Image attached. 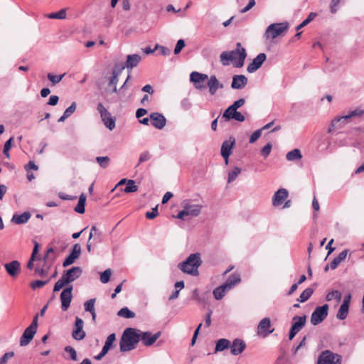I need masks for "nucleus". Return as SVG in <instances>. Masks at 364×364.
Listing matches in <instances>:
<instances>
[{"instance_id": "16", "label": "nucleus", "mask_w": 364, "mask_h": 364, "mask_svg": "<svg viewBox=\"0 0 364 364\" xmlns=\"http://www.w3.org/2000/svg\"><path fill=\"white\" fill-rule=\"evenodd\" d=\"M81 253V246L79 244H75L73 246L72 251L70 254L65 258V259L63 262V266L66 267L73 263H74L75 260L77 259Z\"/></svg>"}, {"instance_id": "32", "label": "nucleus", "mask_w": 364, "mask_h": 364, "mask_svg": "<svg viewBox=\"0 0 364 364\" xmlns=\"http://www.w3.org/2000/svg\"><path fill=\"white\" fill-rule=\"evenodd\" d=\"M348 253V250H343L336 258L333 259L332 262L330 264V267L332 269H335L337 268L338 264L343 262L347 257V255Z\"/></svg>"}, {"instance_id": "46", "label": "nucleus", "mask_w": 364, "mask_h": 364, "mask_svg": "<svg viewBox=\"0 0 364 364\" xmlns=\"http://www.w3.org/2000/svg\"><path fill=\"white\" fill-rule=\"evenodd\" d=\"M97 164L102 167V168H107L109 164V158L108 156H97L95 159Z\"/></svg>"}, {"instance_id": "7", "label": "nucleus", "mask_w": 364, "mask_h": 364, "mask_svg": "<svg viewBox=\"0 0 364 364\" xmlns=\"http://www.w3.org/2000/svg\"><path fill=\"white\" fill-rule=\"evenodd\" d=\"M38 315L35 316L31 325L26 328L20 338L21 346H27L33 339L38 328Z\"/></svg>"}, {"instance_id": "38", "label": "nucleus", "mask_w": 364, "mask_h": 364, "mask_svg": "<svg viewBox=\"0 0 364 364\" xmlns=\"http://www.w3.org/2000/svg\"><path fill=\"white\" fill-rule=\"evenodd\" d=\"M117 316L125 318H132L135 317V314L127 307H124L118 311Z\"/></svg>"}, {"instance_id": "21", "label": "nucleus", "mask_w": 364, "mask_h": 364, "mask_svg": "<svg viewBox=\"0 0 364 364\" xmlns=\"http://www.w3.org/2000/svg\"><path fill=\"white\" fill-rule=\"evenodd\" d=\"M139 334L140 340L142 341L144 345L146 346H149L154 344L159 338L161 332L159 331L154 334H151L150 332H143Z\"/></svg>"}, {"instance_id": "64", "label": "nucleus", "mask_w": 364, "mask_h": 364, "mask_svg": "<svg viewBox=\"0 0 364 364\" xmlns=\"http://www.w3.org/2000/svg\"><path fill=\"white\" fill-rule=\"evenodd\" d=\"M94 235L97 236V237H100L102 235L101 232H97V229L96 226H92L90 229V235H89V241L91 240V239L94 237Z\"/></svg>"}, {"instance_id": "51", "label": "nucleus", "mask_w": 364, "mask_h": 364, "mask_svg": "<svg viewBox=\"0 0 364 364\" xmlns=\"http://www.w3.org/2000/svg\"><path fill=\"white\" fill-rule=\"evenodd\" d=\"M14 140V137L11 136L10 139H9L4 144V150H3V153L9 159L10 157V154H9V150L11 148V144H12V141Z\"/></svg>"}, {"instance_id": "52", "label": "nucleus", "mask_w": 364, "mask_h": 364, "mask_svg": "<svg viewBox=\"0 0 364 364\" xmlns=\"http://www.w3.org/2000/svg\"><path fill=\"white\" fill-rule=\"evenodd\" d=\"M120 74V70H113L112 75L109 80V86L117 85L118 82V77Z\"/></svg>"}, {"instance_id": "9", "label": "nucleus", "mask_w": 364, "mask_h": 364, "mask_svg": "<svg viewBox=\"0 0 364 364\" xmlns=\"http://www.w3.org/2000/svg\"><path fill=\"white\" fill-rule=\"evenodd\" d=\"M328 305L324 304L315 309L311 316V323L314 325L321 323L328 316Z\"/></svg>"}, {"instance_id": "57", "label": "nucleus", "mask_w": 364, "mask_h": 364, "mask_svg": "<svg viewBox=\"0 0 364 364\" xmlns=\"http://www.w3.org/2000/svg\"><path fill=\"white\" fill-rule=\"evenodd\" d=\"M150 158H151V155L149 151L142 152L139 156L138 165L141 163L149 161L150 159Z\"/></svg>"}, {"instance_id": "4", "label": "nucleus", "mask_w": 364, "mask_h": 364, "mask_svg": "<svg viewBox=\"0 0 364 364\" xmlns=\"http://www.w3.org/2000/svg\"><path fill=\"white\" fill-rule=\"evenodd\" d=\"M183 210L179 211L176 218L186 220L187 218H195L201 213L202 205L199 204H193L189 200H183L182 203Z\"/></svg>"}, {"instance_id": "36", "label": "nucleus", "mask_w": 364, "mask_h": 364, "mask_svg": "<svg viewBox=\"0 0 364 364\" xmlns=\"http://www.w3.org/2000/svg\"><path fill=\"white\" fill-rule=\"evenodd\" d=\"M115 340H116V336L114 333H111L110 335L108 336V337L107 338V339L105 341V343L102 349L103 353H108V351L112 348Z\"/></svg>"}, {"instance_id": "20", "label": "nucleus", "mask_w": 364, "mask_h": 364, "mask_svg": "<svg viewBox=\"0 0 364 364\" xmlns=\"http://www.w3.org/2000/svg\"><path fill=\"white\" fill-rule=\"evenodd\" d=\"M7 273L12 277H16L21 272V264L17 260H13L4 264Z\"/></svg>"}, {"instance_id": "55", "label": "nucleus", "mask_w": 364, "mask_h": 364, "mask_svg": "<svg viewBox=\"0 0 364 364\" xmlns=\"http://www.w3.org/2000/svg\"><path fill=\"white\" fill-rule=\"evenodd\" d=\"M65 351L68 353L73 360H77V353L76 350L71 346H66Z\"/></svg>"}, {"instance_id": "25", "label": "nucleus", "mask_w": 364, "mask_h": 364, "mask_svg": "<svg viewBox=\"0 0 364 364\" xmlns=\"http://www.w3.org/2000/svg\"><path fill=\"white\" fill-rule=\"evenodd\" d=\"M247 78L244 75H235L232 77L231 87L232 89L240 90L246 86Z\"/></svg>"}, {"instance_id": "34", "label": "nucleus", "mask_w": 364, "mask_h": 364, "mask_svg": "<svg viewBox=\"0 0 364 364\" xmlns=\"http://www.w3.org/2000/svg\"><path fill=\"white\" fill-rule=\"evenodd\" d=\"M228 291H230V290L228 289V288L224 284H222V285L218 287L217 288H215L213 290V296L215 299L220 300L224 297L226 292Z\"/></svg>"}, {"instance_id": "63", "label": "nucleus", "mask_w": 364, "mask_h": 364, "mask_svg": "<svg viewBox=\"0 0 364 364\" xmlns=\"http://www.w3.org/2000/svg\"><path fill=\"white\" fill-rule=\"evenodd\" d=\"M181 106L183 109L188 110L191 109L192 105L188 99H183L181 102Z\"/></svg>"}, {"instance_id": "58", "label": "nucleus", "mask_w": 364, "mask_h": 364, "mask_svg": "<svg viewBox=\"0 0 364 364\" xmlns=\"http://www.w3.org/2000/svg\"><path fill=\"white\" fill-rule=\"evenodd\" d=\"M271 150H272V144H271V143H268L267 145H265L262 149L261 153L264 158H267L269 156V154H270Z\"/></svg>"}, {"instance_id": "60", "label": "nucleus", "mask_w": 364, "mask_h": 364, "mask_svg": "<svg viewBox=\"0 0 364 364\" xmlns=\"http://www.w3.org/2000/svg\"><path fill=\"white\" fill-rule=\"evenodd\" d=\"M158 206H156L152 209L151 212H146V218L147 219L151 220L156 218L158 215Z\"/></svg>"}, {"instance_id": "6", "label": "nucleus", "mask_w": 364, "mask_h": 364, "mask_svg": "<svg viewBox=\"0 0 364 364\" xmlns=\"http://www.w3.org/2000/svg\"><path fill=\"white\" fill-rule=\"evenodd\" d=\"M363 113V111L359 109H355L349 112V114L341 116V117H336L335 119H333L331 122V127L328 129V132H331L332 131L340 129L343 127L345 124H348L349 122V120L353 117L360 116Z\"/></svg>"}, {"instance_id": "37", "label": "nucleus", "mask_w": 364, "mask_h": 364, "mask_svg": "<svg viewBox=\"0 0 364 364\" xmlns=\"http://www.w3.org/2000/svg\"><path fill=\"white\" fill-rule=\"evenodd\" d=\"M301 151L297 149L289 151L286 155L287 159L290 161L301 159Z\"/></svg>"}, {"instance_id": "26", "label": "nucleus", "mask_w": 364, "mask_h": 364, "mask_svg": "<svg viewBox=\"0 0 364 364\" xmlns=\"http://www.w3.org/2000/svg\"><path fill=\"white\" fill-rule=\"evenodd\" d=\"M207 85L209 87V92L212 95H215L218 89L223 87V84L218 81L216 76L215 75L210 76V77L208 79Z\"/></svg>"}, {"instance_id": "27", "label": "nucleus", "mask_w": 364, "mask_h": 364, "mask_svg": "<svg viewBox=\"0 0 364 364\" xmlns=\"http://www.w3.org/2000/svg\"><path fill=\"white\" fill-rule=\"evenodd\" d=\"M306 322V316H294L292 319L291 328L296 332H299L305 326Z\"/></svg>"}, {"instance_id": "61", "label": "nucleus", "mask_w": 364, "mask_h": 364, "mask_svg": "<svg viewBox=\"0 0 364 364\" xmlns=\"http://www.w3.org/2000/svg\"><path fill=\"white\" fill-rule=\"evenodd\" d=\"M341 0H332L330 4V9L332 14H335L338 11V7Z\"/></svg>"}, {"instance_id": "15", "label": "nucleus", "mask_w": 364, "mask_h": 364, "mask_svg": "<svg viewBox=\"0 0 364 364\" xmlns=\"http://www.w3.org/2000/svg\"><path fill=\"white\" fill-rule=\"evenodd\" d=\"M73 287H68L63 290L60 294L61 308L63 311H67L73 299Z\"/></svg>"}, {"instance_id": "29", "label": "nucleus", "mask_w": 364, "mask_h": 364, "mask_svg": "<svg viewBox=\"0 0 364 364\" xmlns=\"http://www.w3.org/2000/svg\"><path fill=\"white\" fill-rule=\"evenodd\" d=\"M141 57L138 54L128 55L126 61V68L132 70L141 61Z\"/></svg>"}, {"instance_id": "44", "label": "nucleus", "mask_w": 364, "mask_h": 364, "mask_svg": "<svg viewBox=\"0 0 364 364\" xmlns=\"http://www.w3.org/2000/svg\"><path fill=\"white\" fill-rule=\"evenodd\" d=\"M245 101L243 98L239 99L233 102L225 111L230 112V111H237L238 108L245 104Z\"/></svg>"}, {"instance_id": "50", "label": "nucleus", "mask_w": 364, "mask_h": 364, "mask_svg": "<svg viewBox=\"0 0 364 364\" xmlns=\"http://www.w3.org/2000/svg\"><path fill=\"white\" fill-rule=\"evenodd\" d=\"M95 299H91L86 301L84 304L85 310L88 312H92L95 310Z\"/></svg>"}, {"instance_id": "62", "label": "nucleus", "mask_w": 364, "mask_h": 364, "mask_svg": "<svg viewBox=\"0 0 364 364\" xmlns=\"http://www.w3.org/2000/svg\"><path fill=\"white\" fill-rule=\"evenodd\" d=\"M14 356L13 352L6 353L1 358H0V364H5L8 360Z\"/></svg>"}, {"instance_id": "8", "label": "nucleus", "mask_w": 364, "mask_h": 364, "mask_svg": "<svg viewBox=\"0 0 364 364\" xmlns=\"http://www.w3.org/2000/svg\"><path fill=\"white\" fill-rule=\"evenodd\" d=\"M236 46V49L230 51V53H235L232 55V62L235 68H241L244 65L247 53L246 50L242 47L240 43H237Z\"/></svg>"}, {"instance_id": "45", "label": "nucleus", "mask_w": 364, "mask_h": 364, "mask_svg": "<svg viewBox=\"0 0 364 364\" xmlns=\"http://www.w3.org/2000/svg\"><path fill=\"white\" fill-rule=\"evenodd\" d=\"M316 16V14L311 12L309 14L308 17L302 21L296 28L297 31L300 30L301 28H304L306 25H308L311 21L314 19V18Z\"/></svg>"}, {"instance_id": "5", "label": "nucleus", "mask_w": 364, "mask_h": 364, "mask_svg": "<svg viewBox=\"0 0 364 364\" xmlns=\"http://www.w3.org/2000/svg\"><path fill=\"white\" fill-rule=\"evenodd\" d=\"M288 22L274 23L270 24L266 29L264 37L268 39H274L287 31Z\"/></svg>"}, {"instance_id": "33", "label": "nucleus", "mask_w": 364, "mask_h": 364, "mask_svg": "<svg viewBox=\"0 0 364 364\" xmlns=\"http://www.w3.org/2000/svg\"><path fill=\"white\" fill-rule=\"evenodd\" d=\"M230 341L226 338H220L216 341L215 353L221 352L230 348Z\"/></svg>"}, {"instance_id": "40", "label": "nucleus", "mask_w": 364, "mask_h": 364, "mask_svg": "<svg viewBox=\"0 0 364 364\" xmlns=\"http://www.w3.org/2000/svg\"><path fill=\"white\" fill-rule=\"evenodd\" d=\"M138 191V186L135 184L134 180L129 179L127 181V186L124 189V192L126 193H134Z\"/></svg>"}, {"instance_id": "49", "label": "nucleus", "mask_w": 364, "mask_h": 364, "mask_svg": "<svg viewBox=\"0 0 364 364\" xmlns=\"http://www.w3.org/2000/svg\"><path fill=\"white\" fill-rule=\"evenodd\" d=\"M112 274V272L110 269H107L105 270L100 274V281L103 284H106L109 281L110 277Z\"/></svg>"}, {"instance_id": "47", "label": "nucleus", "mask_w": 364, "mask_h": 364, "mask_svg": "<svg viewBox=\"0 0 364 364\" xmlns=\"http://www.w3.org/2000/svg\"><path fill=\"white\" fill-rule=\"evenodd\" d=\"M65 17L66 12L65 9H61L56 13H51L48 15V18H49L64 19Z\"/></svg>"}, {"instance_id": "23", "label": "nucleus", "mask_w": 364, "mask_h": 364, "mask_svg": "<svg viewBox=\"0 0 364 364\" xmlns=\"http://www.w3.org/2000/svg\"><path fill=\"white\" fill-rule=\"evenodd\" d=\"M235 144V139L232 136H230L228 140L223 143L221 146V155L223 158L229 157L231 155Z\"/></svg>"}, {"instance_id": "54", "label": "nucleus", "mask_w": 364, "mask_h": 364, "mask_svg": "<svg viewBox=\"0 0 364 364\" xmlns=\"http://www.w3.org/2000/svg\"><path fill=\"white\" fill-rule=\"evenodd\" d=\"M76 107H77V105H76V102H72V104L70 105V107H68L64 112V114L65 116H67V117L68 118L70 116H71L75 111L76 109Z\"/></svg>"}, {"instance_id": "18", "label": "nucleus", "mask_w": 364, "mask_h": 364, "mask_svg": "<svg viewBox=\"0 0 364 364\" xmlns=\"http://www.w3.org/2000/svg\"><path fill=\"white\" fill-rule=\"evenodd\" d=\"M150 120L151 124L156 129H163L166 124V119L165 117L159 112H153L150 114Z\"/></svg>"}, {"instance_id": "43", "label": "nucleus", "mask_w": 364, "mask_h": 364, "mask_svg": "<svg viewBox=\"0 0 364 364\" xmlns=\"http://www.w3.org/2000/svg\"><path fill=\"white\" fill-rule=\"evenodd\" d=\"M235 53H230V52H223L221 54H220V60L222 62V63L224 65H229V61H232V55L234 54Z\"/></svg>"}, {"instance_id": "53", "label": "nucleus", "mask_w": 364, "mask_h": 364, "mask_svg": "<svg viewBox=\"0 0 364 364\" xmlns=\"http://www.w3.org/2000/svg\"><path fill=\"white\" fill-rule=\"evenodd\" d=\"M50 281V279L46 280V281H41V280H36L31 284V287L33 289H36L38 288H41L46 284H48Z\"/></svg>"}, {"instance_id": "22", "label": "nucleus", "mask_w": 364, "mask_h": 364, "mask_svg": "<svg viewBox=\"0 0 364 364\" xmlns=\"http://www.w3.org/2000/svg\"><path fill=\"white\" fill-rule=\"evenodd\" d=\"M289 193L285 188L279 189L274 195L272 198V205L274 206H279L282 205L287 198Z\"/></svg>"}, {"instance_id": "19", "label": "nucleus", "mask_w": 364, "mask_h": 364, "mask_svg": "<svg viewBox=\"0 0 364 364\" xmlns=\"http://www.w3.org/2000/svg\"><path fill=\"white\" fill-rule=\"evenodd\" d=\"M267 56L264 53L257 55V57L253 59L252 62L248 65L247 68V72L250 73H255L262 66Z\"/></svg>"}, {"instance_id": "12", "label": "nucleus", "mask_w": 364, "mask_h": 364, "mask_svg": "<svg viewBox=\"0 0 364 364\" xmlns=\"http://www.w3.org/2000/svg\"><path fill=\"white\" fill-rule=\"evenodd\" d=\"M83 326L84 322L82 319L77 316L72 333V336L74 339L81 341L85 337L86 333L83 331Z\"/></svg>"}, {"instance_id": "59", "label": "nucleus", "mask_w": 364, "mask_h": 364, "mask_svg": "<svg viewBox=\"0 0 364 364\" xmlns=\"http://www.w3.org/2000/svg\"><path fill=\"white\" fill-rule=\"evenodd\" d=\"M261 134L262 129H258L254 132L250 138V143L252 144L255 142L261 136Z\"/></svg>"}, {"instance_id": "10", "label": "nucleus", "mask_w": 364, "mask_h": 364, "mask_svg": "<svg viewBox=\"0 0 364 364\" xmlns=\"http://www.w3.org/2000/svg\"><path fill=\"white\" fill-rule=\"evenodd\" d=\"M97 109L100 112V117L105 127L109 130H113L115 127L114 118L111 116V114L102 103H98Z\"/></svg>"}, {"instance_id": "41", "label": "nucleus", "mask_w": 364, "mask_h": 364, "mask_svg": "<svg viewBox=\"0 0 364 364\" xmlns=\"http://www.w3.org/2000/svg\"><path fill=\"white\" fill-rule=\"evenodd\" d=\"M241 173V168L235 167L233 170L229 171L228 176V183H231L236 179L238 175Z\"/></svg>"}, {"instance_id": "39", "label": "nucleus", "mask_w": 364, "mask_h": 364, "mask_svg": "<svg viewBox=\"0 0 364 364\" xmlns=\"http://www.w3.org/2000/svg\"><path fill=\"white\" fill-rule=\"evenodd\" d=\"M313 292L314 290L311 288H307L302 291L297 300L299 302H305L311 297Z\"/></svg>"}, {"instance_id": "14", "label": "nucleus", "mask_w": 364, "mask_h": 364, "mask_svg": "<svg viewBox=\"0 0 364 364\" xmlns=\"http://www.w3.org/2000/svg\"><path fill=\"white\" fill-rule=\"evenodd\" d=\"M208 79L205 74L193 71L191 73L190 80L194 84L196 88L203 89L205 87V82Z\"/></svg>"}, {"instance_id": "2", "label": "nucleus", "mask_w": 364, "mask_h": 364, "mask_svg": "<svg viewBox=\"0 0 364 364\" xmlns=\"http://www.w3.org/2000/svg\"><path fill=\"white\" fill-rule=\"evenodd\" d=\"M201 259L199 253L191 254L185 261L178 264V267L183 272L193 275H198V267L201 264Z\"/></svg>"}, {"instance_id": "31", "label": "nucleus", "mask_w": 364, "mask_h": 364, "mask_svg": "<svg viewBox=\"0 0 364 364\" xmlns=\"http://www.w3.org/2000/svg\"><path fill=\"white\" fill-rule=\"evenodd\" d=\"M241 281L239 274H232L228 277L226 282L223 284L228 289L230 290L234 286L239 284Z\"/></svg>"}, {"instance_id": "48", "label": "nucleus", "mask_w": 364, "mask_h": 364, "mask_svg": "<svg viewBox=\"0 0 364 364\" xmlns=\"http://www.w3.org/2000/svg\"><path fill=\"white\" fill-rule=\"evenodd\" d=\"M64 75H65V74L60 75H55L52 73H48L47 77H48V79L52 82L53 85H55L59 83L62 80Z\"/></svg>"}, {"instance_id": "28", "label": "nucleus", "mask_w": 364, "mask_h": 364, "mask_svg": "<svg viewBox=\"0 0 364 364\" xmlns=\"http://www.w3.org/2000/svg\"><path fill=\"white\" fill-rule=\"evenodd\" d=\"M223 118H225V121L233 119L237 122H244L245 119V117L237 111H230V112L225 111L223 114Z\"/></svg>"}, {"instance_id": "24", "label": "nucleus", "mask_w": 364, "mask_h": 364, "mask_svg": "<svg viewBox=\"0 0 364 364\" xmlns=\"http://www.w3.org/2000/svg\"><path fill=\"white\" fill-rule=\"evenodd\" d=\"M246 347L245 343L239 338H236L232 341V344H230L231 353L234 355H237L242 353Z\"/></svg>"}, {"instance_id": "13", "label": "nucleus", "mask_w": 364, "mask_h": 364, "mask_svg": "<svg viewBox=\"0 0 364 364\" xmlns=\"http://www.w3.org/2000/svg\"><path fill=\"white\" fill-rule=\"evenodd\" d=\"M274 328H272L271 321L269 318H262L257 326V334L262 335L263 337L267 336L269 334L274 331Z\"/></svg>"}, {"instance_id": "56", "label": "nucleus", "mask_w": 364, "mask_h": 364, "mask_svg": "<svg viewBox=\"0 0 364 364\" xmlns=\"http://www.w3.org/2000/svg\"><path fill=\"white\" fill-rule=\"evenodd\" d=\"M185 46V41L183 39H180L177 41L176 46L174 48V53L178 54Z\"/></svg>"}, {"instance_id": "35", "label": "nucleus", "mask_w": 364, "mask_h": 364, "mask_svg": "<svg viewBox=\"0 0 364 364\" xmlns=\"http://www.w3.org/2000/svg\"><path fill=\"white\" fill-rule=\"evenodd\" d=\"M85 202H86L85 194V193L80 194V196L79 197L78 203L75 208V211L78 213H80V214L84 213L85 211Z\"/></svg>"}, {"instance_id": "17", "label": "nucleus", "mask_w": 364, "mask_h": 364, "mask_svg": "<svg viewBox=\"0 0 364 364\" xmlns=\"http://www.w3.org/2000/svg\"><path fill=\"white\" fill-rule=\"evenodd\" d=\"M350 299H351L350 294H348L345 296V298L343 301V303L341 305V306L338 309V311L336 314L337 318H338L340 320H344L347 317L348 314Z\"/></svg>"}, {"instance_id": "42", "label": "nucleus", "mask_w": 364, "mask_h": 364, "mask_svg": "<svg viewBox=\"0 0 364 364\" xmlns=\"http://www.w3.org/2000/svg\"><path fill=\"white\" fill-rule=\"evenodd\" d=\"M334 299H336L338 301H341V293L339 291L333 290L327 294L326 297V301H330Z\"/></svg>"}, {"instance_id": "11", "label": "nucleus", "mask_w": 364, "mask_h": 364, "mask_svg": "<svg viewBox=\"0 0 364 364\" xmlns=\"http://www.w3.org/2000/svg\"><path fill=\"white\" fill-rule=\"evenodd\" d=\"M317 364H341V356L330 350H325L318 356Z\"/></svg>"}, {"instance_id": "1", "label": "nucleus", "mask_w": 364, "mask_h": 364, "mask_svg": "<svg viewBox=\"0 0 364 364\" xmlns=\"http://www.w3.org/2000/svg\"><path fill=\"white\" fill-rule=\"evenodd\" d=\"M140 341V334L137 333L135 329L128 328L124 330L119 341V348L121 352H127L136 348Z\"/></svg>"}, {"instance_id": "30", "label": "nucleus", "mask_w": 364, "mask_h": 364, "mask_svg": "<svg viewBox=\"0 0 364 364\" xmlns=\"http://www.w3.org/2000/svg\"><path fill=\"white\" fill-rule=\"evenodd\" d=\"M31 214L28 212H24L22 214H14L11 218V221L15 224H24L26 223L31 218Z\"/></svg>"}, {"instance_id": "3", "label": "nucleus", "mask_w": 364, "mask_h": 364, "mask_svg": "<svg viewBox=\"0 0 364 364\" xmlns=\"http://www.w3.org/2000/svg\"><path fill=\"white\" fill-rule=\"evenodd\" d=\"M82 270L80 267H73L66 271L55 283L53 291H58L68 284L74 282L82 274Z\"/></svg>"}]
</instances>
